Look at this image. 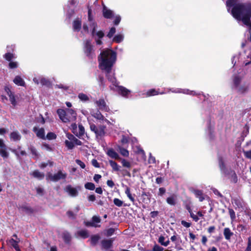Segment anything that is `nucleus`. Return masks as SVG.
Listing matches in <instances>:
<instances>
[{
	"label": "nucleus",
	"mask_w": 251,
	"mask_h": 251,
	"mask_svg": "<svg viewBox=\"0 0 251 251\" xmlns=\"http://www.w3.org/2000/svg\"><path fill=\"white\" fill-rule=\"evenodd\" d=\"M106 128L105 125H100L97 126L93 123L90 125L91 130L95 133L97 138L102 137L105 135Z\"/></svg>",
	"instance_id": "obj_5"
},
{
	"label": "nucleus",
	"mask_w": 251,
	"mask_h": 251,
	"mask_svg": "<svg viewBox=\"0 0 251 251\" xmlns=\"http://www.w3.org/2000/svg\"><path fill=\"white\" fill-rule=\"evenodd\" d=\"M233 203L235 204L237 208L239 209H243L244 204L243 200L238 198H235L233 200Z\"/></svg>",
	"instance_id": "obj_25"
},
{
	"label": "nucleus",
	"mask_w": 251,
	"mask_h": 251,
	"mask_svg": "<svg viewBox=\"0 0 251 251\" xmlns=\"http://www.w3.org/2000/svg\"><path fill=\"white\" fill-rule=\"evenodd\" d=\"M181 224L183 226H184V227H185L186 228H188V227H190L192 225L191 223L187 222L186 221H185L184 220H182L181 221Z\"/></svg>",
	"instance_id": "obj_61"
},
{
	"label": "nucleus",
	"mask_w": 251,
	"mask_h": 251,
	"mask_svg": "<svg viewBox=\"0 0 251 251\" xmlns=\"http://www.w3.org/2000/svg\"><path fill=\"white\" fill-rule=\"evenodd\" d=\"M84 187L89 190H94L95 189V185L92 182H87L85 184Z\"/></svg>",
	"instance_id": "obj_41"
},
{
	"label": "nucleus",
	"mask_w": 251,
	"mask_h": 251,
	"mask_svg": "<svg viewBox=\"0 0 251 251\" xmlns=\"http://www.w3.org/2000/svg\"><path fill=\"white\" fill-rule=\"evenodd\" d=\"M9 100L11 102V103L12 104L13 106H15L17 104V102L15 98L14 94H12L11 95H10L9 96Z\"/></svg>",
	"instance_id": "obj_54"
},
{
	"label": "nucleus",
	"mask_w": 251,
	"mask_h": 251,
	"mask_svg": "<svg viewBox=\"0 0 251 251\" xmlns=\"http://www.w3.org/2000/svg\"><path fill=\"white\" fill-rule=\"evenodd\" d=\"M109 164L111 167L112 168L113 171H119L120 166L115 161L113 160H109Z\"/></svg>",
	"instance_id": "obj_35"
},
{
	"label": "nucleus",
	"mask_w": 251,
	"mask_h": 251,
	"mask_svg": "<svg viewBox=\"0 0 251 251\" xmlns=\"http://www.w3.org/2000/svg\"><path fill=\"white\" fill-rule=\"evenodd\" d=\"M94 117L100 120H104V117L102 114L99 111H97L94 114Z\"/></svg>",
	"instance_id": "obj_49"
},
{
	"label": "nucleus",
	"mask_w": 251,
	"mask_h": 251,
	"mask_svg": "<svg viewBox=\"0 0 251 251\" xmlns=\"http://www.w3.org/2000/svg\"><path fill=\"white\" fill-rule=\"evenodd\" d=\"M245 251H251V237L248 238V245Z\"/></svg>",
	"instance_id": "obj_59"
},
{
	"label": "nucleus",
	"mask_w": 251,
	"mask_h": 251,
	"mask_svg": "<svg viewBox=\"0 0 251 251\" xmlns=\"http://www.w3.org/2000/svg\"><path fill=\"white\" fill-rule=\"evenodd\" d=\"M63 239L66 243L69 244L71 240V236L69 233H65L63 236Z\"/></svg>",
	"instance_id": "obj_45"
},
{
	"label": "nucleus",
	"mask_w": 251,
	"mask_h": 251,
	"mask_svg": "<svg viewBox=\"0 0 251 251\" xmlns=\"http://www.w3.org/2000/svg\"><path fill=\"white\" fill-rule=\"evenodd\" d=\"M113 203L115 205L118 207H121L124 203L123 201L118 198L114 199Z\"/></svg>",
	"instance_id": "obj_51"
},
{
	"label": "nucleus",
	"mask_w": 251,
	"mask_h": 251,
	"mask_svg": "<svg viewBox=\"0 0 251 251\" xmlns=\"http://www.w3.org/2000/svg\"><path fill=\"white\" fill-rule=\"evenodd\" d=\"M114 241V238H111L108 239H103L100 242L101 248L105 250H109L112 247Z\"/></svg>",
	"instance_id": "obj_11"
},
{
	"label": "nucleus",
	"mask_w": 251,
	"mask_h": 251,
	"mask_svg": "<svg viewBox=\"0 0 251 251\" xmlns=\"http://www.w3.org/2000/svg\"><path fill=\"white\" fill-rule=\"evenodd\" d=\"M65 144L66 147L69 150H72L75 147L74 142L72 141H69V140H66L65 141Z\"/></svg>",
	"instance_id": "obj_42"
},
{
	"label": "nucleus",
	"mask_w": 251,
	"mask_h": 251,
	"mask_svg": "<svg viewBox=\"0 0 251 251\" xmlns=\"http://www.w3.org/2000/svg\"><path fill=\"white\" fill-rule=\"evenodd\" d=\"M75 162L77 165H78L82 169H84L85 168V164L84 162L81 161L79 159H76Z\"/></svg>",
	"instance_id": "obj_60"
},
{
	"label": "nucleus",
	"mask_w": 251,
	"mask_h": 251,
	"mask_svg": "<svg viewBox=\"0 0 251 251\" xmlns=\"http://www.w3.org/2000/svg\"><path fill=\"white\" fill-rule=\"evenodd\" d=\"M65 191L72 197H76L78 195L77 189L73 187L71 185H68L66 187Z\"/></svg>",
	"instance_id": "obj_15"
},
{
	"label": "nucleus",
	"mask_w": 251,
	"mask_h": 251,
	"mask_svg": "<svg viewBox=\"0 0 251 251\" xmlns=\"http://www.w3.org/2000/svg\"><path fill=\"white\" fill-rule=\"evenodd\" d=\"M241 78L239 76H236L233 78V83L234 85L236 88H237L240 82H241Z\"/></svg>",
	"instance_id": "obj_47"
},
{
	"label": "nucleus",
	"mask_w": 251,
	"mask_h": 251,
	"mask_svg": "<svg viewBox=\"0 0 251 251\" xmlns=\"http://www.w3.org/2000/svg\"><path fill=\"white\" fill-rule=\"evenodd\" d=\"M100 237L99 234L93 235L90 237V243L92 246H95L98 243Z\"/></svg>",
	"instance_id": "obj_26"
},
{
	"label": "nucleus",
	"mask_w": 251,
	"mask_h": 251,
	"mask_svg": "<svg viewBox=\"0 0 251 251\" xmlns=\"http://www.w3.org/2000/svg\"><path fill=\"white\" fill-rule=\"evenodd\" d=\"M190 216L195 222H197L199 220L198 216L197 215H195L193 212L190 213Z\"/></svg>",
	"instance_id": "obj_63"
},
{
	"label": "nucleus",
	"mask_w": 251,
	"mask_h": 251,
	"mask_svg": "<svg viewBox=\"0 0 251 251\" xmlns=\"http://www.w3.org/2000/svg\"><path fill=\"white\" fill-rule=\"evenodd\" d=\"M8 66L10 69H13L18 67V64L16 62L10 61Z\"/></svg>",
	"instance_id": "obj_58"
},
{
	"label": "nucleus",
	"mask_w": 251,
	"mask_h": 251,
	"mask_svg": "<svg viewBox=\"0 0 251 251\" xmlns=\"http://www.w3.org/2000/svg\"><path fill=\"white\" fill-rule=\"evenodd\" d=\"M115 32H116V28L114 27H112L110 28L109 32L107 34V36L109 38H111L113 36V35L115 33Z\"/></svg>",
	"instance_id": "obj_53"
},
{
	"label": "nucleus",
	"mask_w": 251,
	"mask_h": 251,
	"mask_svg": "<svg viewBox=\"0 0 251 251\" xmlns=\"http://www.w3.org/2000/svg\"><path fill=\"white\" fill-rule=\"evenodd\" d=\"M229 214L230 215L231 220L233 221L236 218L235 213L233 209L231 208H228Z\"/></svg>",
	"instance_id": "obj_55"
},
{
	"label": "nucleus",
	"mask_w": 251,
	"mask_h": 251,
	"mask_svg": "<svg viewBox=\"0 0 251 251\" xmlns=\"http://www.w3.org/2000/svg\"><path fill=\"white\" fill-rule=\"evenodd\" d=\"M73 30L75 31H79L81 28V22L78 18L75 20L73 23Z\"/></svg>",
	"instance_id": "obj_17"
},
{
	"label": "nucleus",
	"mask_w": 251,
	"mask_h": 251,
	"mask_svg": "<svg viewBox=\"0 0 251 251\" xmlns=\"http://www.w3.org/2000/svg\"><path fill=\"white\" fill-rule=\"evenodd\" d=\"M126 188L125 190V193L126 195L128 198L133 202L134 203L135 201L134 198L132 196V194L130 192V189L128 186H126Z\"/></svg>",
	"instance_id": "obj_34"
},
{
	"label": "nucleus",
	"mask_w": 251,
	"mask_h": 251,
	"mask_svg": "<svg viewBox=\"0 0 251 251\" xmlns=\"http://www.w3.org/2000/svg\"><path fill=\"white\" fill-rule=\"evenodd\" d=\"M78 98L82 101H87L89 100L88 96L83 93H79L78 95Z\"/></svg>",
	"instance_id": "obj_39"
},
{
	"label": "nucleus",
	"mask_w": 251,
	"mask_h": 251,
	"mask_svg": "<svg viewBox=\"0 0 251 251\" xmlns=\"http://www.w3.org/2000/svg\"><path fill=\"white\" fill-rule=\"evenodd\" d=\"M107 154L112 158L117 160L120 159L118 153L112 148L107 151Z\"/></svg>",
	"instance_id": "obj_18"
},
{
	"label": "nucleus",
	"mask_w": 251,
	"mask_h": 251,
	"mask_svg": "<svg viewBox=\"0 0 251 251\" xmlns=\"http://www.w3.org/2000/svg\"><path fill=\"white\" fill-rule=\"evenodd\" d=\"M150 193L143 192L141 194L142 198V201L144 203H148L150 201Z\"/></svg>",
	"instance_id": "obj_31"
},
{
	"label": "nucleus",
	"mask_w": 251,
	"mask_h": 251,
	"mask_svg": "<svg viewBox=\"0 0 251 251\" xmlns=\"http://www.w3.org/2000/svg\"><path fill=\"white\" fill-rule=\"evenodd\" d=\"M0 155L4 158H7L9 153L7 151V146L4 143L3 139L0 138Z\"/></svg>",
	"instance_id": "obj_10"
},
{
	"label": "nucleus",
	"mask_w": 251,
	"mask_h": 251,
	"mask_svg": "<svg viewBox=\"0 0 251 251\" xmlns=\"http://www.w3.org/2000/svg\"><path fill=\"white\" fill-rule=\"evenodd\" d=\"M122 163L123 166L125 167L129 168L131 167V164H130V162L126 161L125 159H123L122 160Z\"/></svg>",
	"instance_id": "obj_57"
},
{
	"label": "nucleus",
	"mask_w": 251,
	"mask_h": 251,
	"mask_svg": "<svg viewBox=\"0 0 251 251\" xmlns=\"http://www.w3.org/2000/svg\"><path fill=\"white\" fill-rule=\"evenodd\" d=\"M223 234L225 239L227 240H230L231 237L233 235V233L228 227H226L224 229Z\"/></svg>",
	"instance_id": "obj_23"
},
{
	"label": "nucleus",
	"mask_w": 251,
	"mask_h": 251,
	"mask_svg": "<svg viewBox=\"0 0 251 251\" xmlns=\"http://www.w3.org/2000/svg\"><path fill=\"white\" fill-rule=\"evenodd\" d=\"M158 94V92L154 89H150L147 92V96L149 97L157 95Z\"/></svg>",
	"instance_id": "obj_48"
},
{
	"label": "nucleus",
	"mask_w": 251,
	"mask_h": 251,
	"mask_svg": "<svg viewBox=\"0 0 251 251\" xmlns=\"http://www.w3.org/2000/svg\"><path fill=\"white\" fill-rule=\"evenodd\" d=\"M21 209L27 214H31L34 212V210L32 207L26 205H22Z\"/></svg>",
	"instance_id": "obj_29"
},
{
	"label": "nucleus",
	"mask_w": 251,
	"mask_h": 251,
	"mask_svg": "<svg viewBox=\"0 0 251 251\" xmlns=\"http://www.w3.org/2000/svg\"><path fill=\"white\" fill-rule=\"evenodd\" d=\"M3 57L6 60L11 61V60L14 58V54L10 52H7L4 55Z\"/></svg>",
	"instance_id": "obj_44"
},
{
	"label": "nucleus",
	"mask_w": 251,
	"mask_h": 251,
	"mask_svg": "<svg viewBox=\"0 0 251 251\" xmlns=\"http://www.w3.org/2000/svg\"><path fill=\"white\" fill-rule=\"evenodd\" d=\"M193 193L195 194L196 197L198 198L199 201L201 202L205 199L204 195L202 191L201 190H194Z\"/></svg>",
	"instance_id": "obj_22"
},
{
	"label": "nucleus",
	"mask_w": 251,
	"mask_h": 251,
	"mask_svg": "<svg viewBox=\"0 0 251 251\" xmlns=\"http://www.w3.org/2000/svg\"><path fill=\"white\" fill-rule=\"evenodd\" d=\"M57 113L63 123L74 122L76 119V113L72 109H67L65 111L59 108L57 110Z\"/></svg>",
	"instance_id": "obj_3"
},
{
	"label": "nucleus",
	"mask_w": 251,
	"mask_h": 251,
	"mask_svg": "<svg viewBox=\"0 0 251 251\" xmlns=\"http://www.w3.org/2000/svg\"><path fill=\"white\" fill-rule=\"evenodd\" d=\"M57 137V136L56 135L53 133V132H50L49 133H48V134H47V136L46 137V139H48V140H54V139H55Z\"/></svg>",
	"instance_id": "obj_46"
},
{
	"label": "nucleus",
	"mask_w": 251,
	"mask_h": 251,
	"mask_svg": "<svg viewBox=\"0 0 251 251\" xmlns=\"http://www.w3.org/2000/svg\"><path fill=\"white\" fill-rule=\"evenodd\" d=\"M117 58L115 51L111 49H106L102 51L98 56L100 69L108 73L111 72Z\"/></svg>",
	"instance_id": "obj_2"
},
{
	"label": "nucleus",
	"mask_w": 251,
	"mask_h": 251,
	"mask_svg": "<svg viewBox=\"0 0 251 251\" xmlns=\"http://www.w3.org/2000/svg\"><path fill=\"white\" fill-rule=\"evenodd\" d=\"M218 163H219V166L220 169V170L224 172L225 173V171H226V165L224 160V159L223 157L222 156H219L218 157Z\"/></svg>",
	"instance_id": "obj_27"
},
{
	"label": "nucleus",
	"mask_w": 251,
	"mask_h": 251,
	"mask_svg": "<svg viewBox=\"0 0 251 251\" xmlns=\"http://www.w3.org/2000/svg\"><path fill=\"white\" fill-rule=\"evenodd\" d=\"M98 81L100 86L104 88L105 87V81L103 76L101 75H99L98 76Z\"/></svg>",
	"instance_id": "obj_38"
},
{
	"label": "nucleus",
	"mask_w": 251,
	"mask_h": 251,
	"mask_svg": "<svg viewBox=\"0 0 251 251\" xmlns=\"http://www.w3.org/2000/svg\"><path fill=\"white\" fill-rule=\"evenodd\" d=\"M33 131L36 133V136L42 139H46L45 133L44 128L41 127L38 129L37 127L35 126L33 128Z\"/></svg>",
	"instance_id": "obj_14"
},
{
	"label": "nucleus",
	"mask_w": 251,
	"mask_h": 251,
	"mask_svg": "<svg viewBox=\"0 0 251 251\" xmlns=\"http://www.w3.org/2000/svg\"><path fill=\"white\" fill-rule=\"evenodd\" d=\"M117 230H118L117 228L111 227L104 230V233L106 236L110 237L112 236Z\"/></svg>",
	"instance_id": "obj_30"
},
{
	"label": "nucleus",
	"mask_w": 251,
	"mask_h": 251,
	"mask_svg": "<svg viewBox=\"0 0 251 251\" xmlns=\"http://www.w3.org/2000/svg\"><path fill=\"white\" fill-rule=\"evenodd\" d=\"M40 83L42 85L49 86L50 85V82L49 79L45 78H42L40 79Z\"/></svg>",
	"instance_id": "obj_52"
},
{
	"label": "nucleus",
	"mask_w": 251,
	"mask_h": 251,
	"mask_svg": "<svg viewBox=\"0 0 251 251\" xmlns=\"http://www.w3.org/2000/svg\"><path fill=\"white\" fill-rule=\"evenodd\" d=\"M124 39V36L122 34H117L113 38V42L117 43H121Z\"/></svg>",
	"instance_id": "obj_36"
},
{
	"label": "nucleus",
	"mask_w": 251,
	"mask_h": 251,
	"mask_svg": "<svg viewBox=\"0 0 251 251\" xmlns=\"http://www.w3.org/2000/svg\"><path fill=\"white\" fill-rule=\"evenodd\" d=\"M244 154L246 158L251 159V150L248 151H244Z\"/></svg>",
	"instance_id": "obj_64"
},
{
	"label": "nucleus",
	"mask_w": 251,
	"mask_h": 251,
	"mask_svg": "<svg viewBox=\"0 0 251 251\" xmlns=\"http://www.w3.org/2000/svg\"><path fill=\"white\" fill-rule=\"evenodd\" d=\"M119 151H120V153L124 156H125V157H127L129 155V152L128 151L123 148V147H119Z\"/></svg>",
	"instance_id": "obj_40"
},
{
	"label": "nucleus",
	"mask_w": 251,
	"mask_h": 251,
	"mask_svg": "<svg viewBox=\"0 0 251 251\" xmlns=\"http://www.w3.org/2000/svg\"><path fill=\"white\" fill-rule=\"evenodd\" d=\"M76 234L78 236L83 239H86L89 237L88 231L87 229H81L77 232Z\"/></svg>",
	"instance_id": "obj_24"
},
{
	"label": "nucleus",
	"mask_w": 251,
	"mask_h": 251,
	"mask_svg": "<svg viewBox=\"0 0 251 251\" xmlns=\"http://www.w3.org/2000/svg\"><path fill=\"white\" fill-rule=\"evenodd\" d=\"M103 16H114L113 12L107 9L105 5L103 4V10H102Z\"/></svg>",
	"instance_id": "obj_32"
},
{
	"label": "nucleus",
	"mask_w": 251,
	"mask_h": 251,
	"mask_svg": "<svg viewBox=\"0 0 251 251\" xmlns=\"http://www.w3.org/2000/svg\"><path fill=\"white\" fill-rule=\"evenodd\" d=\"M79 3L78 0H69L66 10L68 16H73L75 14L77 10V5Z\"/></svg>",
	"instance_id": "obj_6"
},
{
	"label": "nucleus",
	"mask_w": 251,
	"mask_h": 251,
	"mask_svg": "<svg viewBox=\"0 0 251 251\" xmlns=\"http://www.w3.org/2000/svg\"><path fill=\"white\" fill-rule=\"evenodd\" d=\"M98 106L99 107L100 109L104 111H108L109 108L108 106L106 105V102H105L104 99H100L98 100H97L96 102Z\"/></svg>",
	"instance_id": "obj_13"
},
{
	"label": "nucleus",
	"mask_w": 251,
	"mask_h": 251,
	"mask_svg": "<svg viewBox=\"0 0 251 251\" xmlns=\"http://www.w3.org/2000/svg\"><path fill=\"white\" fill-rule=\"evenodd\" d=\"M225 175L228 176L231 183H236L238 182V177L235 172L230 169L225 171Z\"/></svg>",
	"instance_id": "obj_9"
},
{
	"label": "nucleus",
	"mask_w": 251,
	"mask_h": 251,
	"mask_svg": "<svg viewBox=\"0 0 251 251\" xmlns=\"http://www.w3.org/2000/svg\"><path fill=\"white\" fill-rule=\"evenodd\" d=\"M85 133V129L82 124L78 125V133L75 134V135L78 138H80L84 135Z\"/></svg>",
	"instance_id": "obj_33"
},
{
	"label": "nucleus",
	"mask_w": 251,
	"mask_h": 251,
	"mask_svg": "<svg viewBox=\"0 0 251 251\" xmlns=\"http://www.w3.org/2000/svg\"><path fill=\"white\" fill-rule=\"evenodd\" d=\"M20 239H18V240H16L14 239L13 238H11L9 240L8 242L16 251H20V248L18 244L20 242Z\"/></svg>",
	"instance_id": "obj_16"
},
{
	"label": "nucleus",
	"mask_w": 251,
	"mask_h": 251,
	"mask_svg": "<svg viewBox=\"0 0 251 251\" xmlns=\"http://www.w3.org/2000/svg\"><path fill=\"white\" fill-rule=\"evenodd\" d=\"M29 150H30L31 154L34 156L36 158L39 157V153L37 152L36 149L33 146H31Z\"/></svg>",
	"instance_id": "obj_43"
},
{
	"label": "nucleus",
	"mask_w": 251,
	"mask_h": 251,
	"mask_svg": "<svg viewBox=\"0 0 251 251\" xmlns=\"http://www.w3.org/2000/svg\"><path fill=\"white\" fill-rule=\"evenodd\" d=\"M67 174L61 170H59L56 173L52 174L48 172L46 176L47 181L57 182L61 179L65 180L67 178Z\"/></svg>",
	"instance_id": "obj_4"
},
{
	"label": "nucleus",
	"mask_w": 251,
	"mask_h": 251,
	"mask_svg": "<svg viewBox=\"0 0 251 251\" xmlns=\"http://www.w3.org/2000/svg\"><path fill=\"white\" fill-rule=\"evenodd\" d=\"M34 177L38 179L39 180H42L44 178V173L40 172L38 170H34L31 174Z\"/></svg>",
	"instance_id": "obj_21"
},
{
	"label": "nucleus",
	"mask_w": 251,
	"mask_h": 251,
	"mask_svg": "<svg viewBox=\"0 0 251 251\" xmlns=\"http://www.w3.org/2000/svg\"><path fill=\"white\" fill-rule=\"evenodd\" d=\"M118 92L123 97L128 98L131 91L123 86H118Z\"/></svg>",
	"instance_id": "obj_12"
},
{
	"label": "nucleus",
	"mask_w": 251,
	"mask_h": 251,
	"mask_svg": "<svg viewBox=\"0 0 251 251\" xmlns=\"http://www.w3.org/2000/svg\"><path fill=\"white\" fill-rule=\"evenodd\" d=\"M13 82L17 85L21 86H25V82L24 79L19 75L15 76L13 79Z\"/></svg>",
	"instance_id": "obj_19"
},
{
	"label": "nucleus",
	"mask_w": 251,
	"mask_h": 251,
	"mask_svg": "<svg viewBox=\"0 0 251 251\" xmlns=\"http://www.w3.org/2000/svg\"><path fill=\"white\" fill-rule=\"evenodd\" d=\"M10 138L14 141H19L21 139V136L19 132L17 131H13L10 134Z\"/></svg>",
	"instance_id": "obj_28"
},
{
	"label": "nucleus",
	"mask_w": 251,
	"mask_h": 251,
	"mask_svg": "<svg viewBox=\"0 0 251 251\" xmlns=\"http://www.w3.org/2000/svg\"><path fill=\"white\" fill-rule=\"evenodd\" d=\"M84 52L89 59H92L94 54L93 46L89 40H87L85 42Z\"/></svg>",
	"instance_id": "obj_8"
},
{
	"label": "nucleus",
	"mask_w": 251,
	"mask_h": 251,
	"mask_svg": "<svg viewBox=\"0 0 251 251\" xmlns=\"http://www.w3.org/2000/svg\"><path fill=\"white\" fill-rule=\"evenodd\" d=\"M53 162L50 160H48V162H42L40 165L39 167L41 169H44L46 168L48 165H49L50 167H52L53 165Z\"/></svg>",
	"instance_id": "obj_37"
},
{
	"label": "nucleus",
	"mask_w": 251,
	"mask_h": 251,
	"mask_svg": "<svg viewBox=\"0 0 251 251\" xmlns=\"http://www.w3.org/2000/svg\"><path fill=\"white\" fill-rule=\"evenodd\" d=\"M104 72L106 74V77L108 81L111 82L115 86H117V80L116 77L114 75H111V72H109L108 73L107 71Z\"/></svg>",
	"instance_id": "obj_20"
},
{
	"label": "nucleus",
	"mask_w": 251,
	"mask_h": 251,
	"mask_svg": "<svg viewBox=\"0 0 251 251\" xmlns=\"http://www.w3.org/2000/svg\"><path fill=\"white\" fill-rule=\"evenodd\" d=\"M92 164L93 166H94L96 168H100V165L99 163L97 161V160L95 159H92Z\"/></svg>",
	"instance_id": "obj_62"
},
{
	"label": "nucleus",
	"mask_w": 251,
	"mask_h": 251,
	"mask_svg": "<svg viewBox=\"0 0 251 251\" xmlns=\"http://www.w3.org/2000/svg\"><path fill=\"white\" fill-rule=\"evenodd\" d=\"M164 248L157 244H155L152 249V251H163Z\"/></svg>",
	"instance_id": "obj_56"
},
{
	"label": "nucleus",
	"mask_w": 251,
	"mask_h": 251,
	"mask_svg": "<svg viewBox=\"0 0 251 251\" xmlns=\"http://www.w3.org/2000/svg\"><path fill=\"white\" fill-rule=\"evenodd\" d=\"M226 6L232 16H251V2L240 0H227Z\"/></svg>",
	"instance_id": "obj_1"
},
{
	"label": "nucleus",
	"mask_w": 251,
	"mask_h": 251,
	"mask_svg": "<svg viewBox=\"0 0 251 251\" xmlns=\"http://www.w3.org/2000/svg\"><path fill=\"white\" fill-rule=\"evenodd\" d=\"M237 21H242L243 23L248 27V31L250 36L248 39L251 42V17H234Z\"/></svg>",
	"instance_id": "obj_7"
},
{
	"label": "nucleus",
	"mask_w": 251,
	"mask_h": 251,
	"mask_svg": "<svg viewBox=\"0 0 251 251\" xmlns=\"http://www.w3.org/2000/svg\"><path fill=\"white\" fill-rule=\"evenodd\" d=\"M167 202L171 205H175L176 203L175 199L174 197L171 196L168 197L166 200Z\"/></svg>",
	"instance_id": "obj_50"
}]
</instances>
